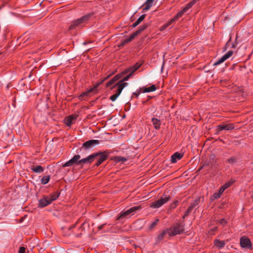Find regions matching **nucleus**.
Segmentation results:
<instances>
[{
	"label": "nucleus",
	"instance_id": "39448f33",
	"mask_svg": "<svg viewBox=\"0 0 253 253\" xmlns=\"http://www.w3.org/2000/svg\"><path fill=\"white\" fill-rule=\"evenodd\" d=\"M140 209V206H134V207H133L130 209H129L128 210L125 211H123V212H122L120 215L118 217V219H119L121 218H125V217H126L128 216H131V215H133L135 212L137 211H138Z\"/></svg>",
	"mask_w": 253,
	"mask_h": 253
},
{
	"label": "nucleus",
	"instance_id": "9b49d317",
	"mask_svg": "<svg viewBox=\"0 0 253 253\" xmlns=\"http://www.w3.org/2000/svg\"><path fill=\"white\" fill-rule=\"evenodd\" d=\"M233 53V51L232 50L228 51L225 54L223 55L220 59H219L217 61L213 63L214 66L219 65L220 64L223 63L226 60L230 57Z\"/></svg>",
	"mask_w": 253,
	"mask_h": 253
},
{
	"label": "nucleus",
	"instance_id": "ea45409f",
	"mask_svg": "<svg viewBox=\"0 0 253 253\" xmlns=\"http://www.w3.org/2000/svg\"><path fill=\"white\" fill-rule=\"evenodd\" d=\"M219 224L224 225L226 223V222L225 220V219L223 218V219H221L219 220Z\"/></svg>",
	"mask_w": 253,
	"mask_h": 253
},
{
	"label": "nucleus",
	"instance_id": "6e6552de",
	"mask_svg": "<svg viewBox=\"0 0 253 253\" xmlns=\"http://www.w3.org/2000/svg\"><path fill=\"white\" fill-rule=\"evenodd\" d=\"M93 154H97V155L94 158L93 160L95 159H97V161L96 163L95 164V166L96 167L99 166L101 165L104 161H105L108 157V154L106 152H103L102 153H93Z\"/></svg>",
	"mask_w": 253,
	"mask_h": 253
},
{
	"label": "nucleus",
	"instance_id": "e433bc0d",
	"mask_svg": "<svg viewBox=\"0 0 253 253\" xmlns=\"http://www.w3.org/2000/svg\"><path fill=\"white\" fill-rule=\"evenodd\" d=\"M19 253H26V249L23 247H20L19 250Z\"/></svg>",
	"mask_w": 253,
	"mask_h": 253
},
{
	"label": "nucleus",
	"instance_id": "5701e85b",
	"mask_svg": "<svg viewBox=\"0 0 253 253\" xmlns=\"http://www.w3.org/2000/svg\"><path fill=\"white\" fill-rule=\"evenodd\" d=\"M152 122L155 129H159L160 128L161 123L160 120L153 118L152 119Z\"/></svg>",
	"mask_w": 253,
	"mask_h": 253
},
{
	"label": "nucleus",
	"instance_id": "b1692460",
	"mask_svg": "<svg viewBox=\"0 0 253 253\" xmlns=\"http://www.w3.org/2000/svg\"><path fill=\"white\" fill-rule=\"evenodd\" d=\"M31 169L35 172L40 173L43 171V168L41 166H33L31 167Z\"/></svg>",
	"mask_w": 253,
	"mask_h": 253
},
{
	"label": "nucleus",
	"instance_id": "2f4dec72",
	"mask_svg": "<svg viewBox=\"0 0 253 253\" xmlns=\"http://www.w3.org/2000/svg\"><path fill=\"white\" fill-rule=\"evenodd\" d=\"M221 195H220L218 192L215 193L213 194L211 198L213 200H214L215 199H217L219 198L221 196Z\"/></svg>",
	"mask_w": 253,
	"mask_h": 253
},
{
	"label": "nucleus",
	"instance_id": "6ab92c4d",
	"mask_svg": "<svg viewBox=\"0 0 253 253\" xmlns=\"http://www.w3.org/2000/svg\"><path fill=\"white\" fill-rule=\"evenodd\" d=\"M138 32H136V31L133 33L132 34L130 35V36L128 38H127L125 39H124L122 42V45H125L126 43L130 42L131 40H132L136 36L138 35Z\"/></svg>",
	"mask_w": 253,
	"mask_h": 253
},
{
	"label": "nucleus",
	"instance_id": "c756f323",
	"mask_svg": "<svg viewBox=\"0 0 253 253\" xmlns=\"http://www.w3.org/2000/svg\"><path fill=\"white\" fill-rule=\"evenodd\" d=\"M148 25L147 24H144L140 27V28L136 31L138 32V34H139L142 31L144 30L147 27Z\"/></svg>",
	"mask_w": 253,
	"mask_h": 253
},
{
	"label": "nucleus",
	"instance_id": "bb28decb",
	"mask_svg": "<svg viewBox=\"0 0 253 253\" xmlns=\"http://www.w3.org/2000/svg\"><path fill=\"white\" fill-rule=\"evenodd\" d=\"M145 15L143 14L141 15L139 18L132 24L133 27H135L138 25L145 18Z\"/></svg>",
	"mask_w": 253,
	"mask_h": 253
},
{
	"label": "nucleus",
	"instance_id": "ddd939ff",
	"mask_svg": "<svg viewBox=\"0 0 253 253\" xmlns=\"http://www.w3.org/2000/svg\"><path fill=\"white\" fill-rule=\"evenodd\" d=\"M240 245L242 248H250L252 246L250 239L245 237H243L240 239Z\"/></svg>",
	"mask_w": 253,
	"mask_h": 253
},
{
	"label": "nucleus",
	"instance_id": "20e7f679",
	"mask_svg": "<svg viewBox=\"0 0 253 253\" xmlns=\"http://www.w3.org/2000/svg\"><path fill=\"white\" fill-rule=\"evenodd\" d=\"M91 16V14H87L84 16H82L80 18L77 19L73 21L71 25H70L69 29L70 30H72L76 28L77 27H80V25L88 20Z\"/></svg>",
	"mask_w": 253,
	"mask_h": 253
},
{
	"label": "nucleus",
	"instance_id": "f3484780",
	"mask_svg": "<svg viewBox=\"0 0 253 253\" xmlns=\"http://www.w3.org/2000/svg\"><path fill=\"white\" fill-rule=\"evenodd\" d=\"M121 75L120 74H118L116 75L114 78H113L111 80H110L106 84L107 87H112L113 86H112L113 84H114L117 81H118L119 79L121 78ZM115 85H114V86Z\"/></svg>",
	"mask_w": 253,
	"mask_h": 253
},
{
	"label": "nucleus",
	"instance_id": "473e14b6",
	"mask_svg": "<svg viewBox=\"0 0 253 253\" xmlns=\"http://www.w3.org/2000/svg\"><path fill=\"white\" fill-rule=\"evenodd\" d=\"M166 232L165 231H163L162 232H161L158 236V239L159 240H162L164 236H165L166 235Z\"/></svg>",
	"mask_w": 253,
	"mask_h": 253
},
{
	"label": "nucleus",
	"instance_id": "7ed1b4c3",
	"mask_svg": "<svg viewBox=\"0 0 253 253\" xmlns=\"http://www.w3.org/2000/svg\"><path fill=\"white\" fill-rule=\"evenodd\" d=\"M170 199L169 196L164 195L159 200L150 204V207L154 209L159 208L168 202Z\"/></svg>",
	"mask_w": 253,
	"mask_h": 253
},
{
	"label": "nucleus",
	"instance_id": "aec40b11",
	"mask_svg": "<svg viewBox=\"0 0 253 253\" xmlns=\"http://www.w3.org/2000/svg\"><path fill=\"white\" fill-rule=\"evenodd\" d=\"M178 18L175 16L172 19H171L169 22L167 23L164 24L163 26H162L160 28V30L161 31H164L167 28H168L169 26H170L173 22L177 21Z\"/></svg>",
	"mask_w": 253,
	"mask_h": 253
},
{
	"label": "nucleus",
	"instance_id": "58836bf2",
	"mask_svg": "<svg viewBox=\"0 0 253 253\" xmlns=\"http://www.w3.org/2000/svg\"><path fill=\"white\" fill-rule=\"evenodd\" d=\"M228 161L229 163L233 164L235 162V159L234 157H232L229 159Z\"/></svg>",
	"mask_w": 253,
	"mask_h": 253
},
{
	"label": "nucleus",
	"instance_id": "a878e982",
	"mask_svg": "<svg viewBox=\"0 0 253 253\" xmlns=\"http://www.w3.org/2000/svg\"><path fill=\"white\" fill-rule=\"evenodd\" d=\"M156 86L154 84L151 85L150 86L148 87H145L143 88V92H152L156 90Z\"/></svg>",
	"mask_w": 253,
	"mask_h": 253
},
{
	"label": "nucleus",
	"instance_id": "f8f14e48",
	"mask_svg": "<svg viewBox=\"0 0 253 253\" xmlns=\"http://www.w3.org/2000/svg\"><path fill=\"white\" fill-rule=\"evenodd\" d=\"M233 53V51L232 50L228 51L225 54L223 55L220 59H219L217 61L213 63L214 66L219 65L220 64L223 63L226 60L230 57Z\"/></svg>",
	"mask_w": 253,
	"mask_h": 253
},
{
	"label": "nucleus",
	"instance_id": "0eeeda50",
	"mask_svg": "<svg viewBox=\"0 0 253 253\" xmlns=\"http://www.w3.org/2000/svg\"><path fill=\"white\" fill-rule=\"evenodd\" d=\"M127 86L126 84H123L121 83V84H119V86H116L115 88H117V89L114 91L115 92L114 94L110 96V99L112 101H115L118 96L120 95L122 90Z\"/></svg>",
	"mask_w": 253,
	"mask_h": 253
},
{
	"label": "nucleus",
	"instance_id": "393cba45",
	"mask_svg": "<svg viewBox=\"0 0 253 253\" xmlns=\"http://www.w3.org/2000/svg\"><path fill=\"white\" fill-rule=\"evenodd\" d=\"M214 244L215 246L219 249L224 247L225 245V243L224 241H219L217 239L214 241Z\"/></svg>",
	"mask_w": 253,
	"mask_h": 253
},
{
	"label": "nucleus",
	"instance_id": "4468645a",
	"mask_svg": "<svg viewBox=\"0 0 253 253\" xmlns=\"http://www.w3.org/2000/svg\"><path fill=\"white\" fill-rule=\"evenodd\" d=\"M217 127L219 131L223 130H231L234 128V126L232 124H225L219 125L217 126Z\"/></svg>",
	"mask_w": 253,
	"mask_h": 253
},
{
	"label": "nucleus",
	"instance_id": "c03bdc74",
	"mask_svg": "<svg viewBox=\"0 0 253 253\" xmlns=\"http://www.w3.org/2000/svg\"><path fill=\"white\" fill-rule=\"evenodd\" d=\"M175 206H173L172 205H171V208H174V207H175Z\"/></svg>",
	"mask_w": 253,
	"mask_h": 253
},
{
	"label": "nucleus",
	"instance_id": "a19ab883",
	"mask_svg": "<svg viewBox=\"0 0 253 253\" xmlns=\"http://www.w3.org/2000/svg\"><path fill=\"white\" fill-rule=\"evenodd\" d=\"M126 159L125 158H123V157H119V161H126Z\"/></svg>",
	"mask_w": 253,
	"mask_h": 253
},
{
	"label": "nucleus",
	"instance_id": "a211bd4d",
	"mask_svg": "<svg viewBox=\"0 0 253 253\" xmlns=\"http://www.w3.org/2000/svg\"><path fill=\"white\" fill-rule=\"evenodd\" d=\"M77 116L75 115H71L65 119V123L69 126L73 123V121L76 120Z\"/></svg>",
	"mask_w": 253,
	"mask_h": 253
},
{
	"label": "nucleus",
	"instance_id": "f704fd0d",
	"mask_svg": "<svg viewBox=\"0 0 253 253\" xmlns=\"http://www.w3.org/2000/svg\"><path fill=\"white\" fill-rule=\"evenodd\" d=\"M192 210H193L192 207H189V208L185 211L183 217L184 218L185 216H187L189 214V213L192 211Z\"/></svg>",
	"mask_w": 253,
	"mask_h": 253
},
{
	"label": "nucleus",
	"instance_id": "7c9ffc66",
	"mask_svg": "<svg viewBox=\"0 0 253 253\" xmlns=\"http://www.w3.org/2000/svg\"><path fill=\"white\" fill-rule=\"evenodd\" d=\"M234 182V181H229L226 183H225L223 185V186L225 188H227L228 187H229L230 186H231Z\"/></svg>",
	"mask_w": 253,
	"mask_h": 253
},
{
	"label": "nucleus",
	"instance_id": "f257e3e1",
	"mask_svg": "<svg viewBox=\"0 0 253 253\" xmlns=\"http://www.w3.org/2000/svg\"><path fill=\"white\" fill-rule=\"evenodd\" d=\"M97 154H91L87 157L80 160L81 156L80 155H75L73 158L63 165V167H67L73 166L74 164H80L81 163L89 164L93 161L94 158Z\"/></svg>",
	"mask_w": 253,
	"mask_h": 253
},
{
	"label": "nucleus",
	"instance_id": "dca6fc26",
	"mask_svg": "<svg viewBox=\"0 0 253 253\" xmlns=\"http://www.w3.org/2000/svg\"><path fill=\"white\" fill-rule=\"evenodd\" d=\"M51 201L48 197H46L41 199L39 201V206L40 207H44L47 206L51 203Z\"/></svg>",
	"mask_w": 253,
	"mask_h": 253
},
{
	"label": "nucleus",
	"instance_id": "1a4fd4ad",
	"mask_svg": "<svg viewBox=\"0 0 253 253\" xmlns=\"http://www.w3.org/2000/svg\"><path fill=\"white\" fill-rule=\"evenodd\" d=\"M184 230L183 226L178 224L168 230V233L169 236H174L181 233Z\"/></svg>",
	"mask_w": 253,
	"mask_h": 253
},
{
	"label": "nucleus",
	"instance_id": "2eb2a0df",
	"mask_svg": "<svg viewBox=\"0 0 253 253\" xmlns=\"http://www.w3.org/2000/svg\"><path fill=\"white\" fill-rule=\"evenodd\" d=\"M99 143V141L98 140H90L87 141L83 144V147L86 149L91 148L95 145Z\"/></svg>",
	"mask_w": 253,
	"mask_h": 253
},
{
	"label": "nucleus",
	"instance_id": "4c0bfd02",
	"mask_svg": "<svg viewBox=\"0 0 253 253\" xmlns=\"http://www.w3.org/2000/svg\"><path fill=\"white\" fill-rule=\"evenodd\" d=\"M226 189L222 186H221L218 191V193L221 195Z\"/></svg>",
	"mask_w": 253,
	"mask_h": 253
},
{
	"label": "nucleus",
	"instance_id": "9d476101",
	"mask_svg": "<svg viewBox=\"0 0 253 253\" xmlns=\"http://www.w3.org/2000/svg\"><path fill=\"white\" fill-rule=\"evenodd\" d=\"M196 3V0H193L189 2L185 7H184L182 10L177 13L176 16L179 19L180 18L183 14L186 12L189 9H190L195 3Z\"/></svg>",
	"mask_w": 253,
	"mask_h": 253
},
{
	"label": "nucleus",
	"instance_id": "cd10ccee",
	"mask_svg": "<svg viewBox=\"0 0 253 253\" xmlns=\"http://www.w3.org/2000/svg\"><path fill=\"white\" fill-rule=\"evenodd\" d=\"M49 179H50L49 176H48H48H44L43 177H42V178L41 179V183L42 184H45L49 182Z\"/></svg>",
	"mask_w": 253,
	"mask_h": 253
},
{
	"label": "nucleus",
	"instance_id": "c85d7f7f",
	"mask_svg": "<svg viewBox=\"0 0 253 253\" xmlns=\"http://www.w3.org/2000/svg\"><path fill=\"white\" fill-rule=\"evenodd\" d=\"M59 196V195L56 193H54L50 196H47L49 198L51 202L55 200Z\"/></svg>",
	"mask_w": 253,
	"mask_h": 253
},
{
	"label": "nucleus",
	"instance_id": "79ce46f5",
	"mask_svg": "<svg viewBox=\"0 0 253 253\" xmlns=\"http://www.w3.org/2000/svg\"><path fill=\"white\" fill-rule=\"evenodd\" d=\"M104 225H105V224H102V225H101L99 226L98 227V229H99V230H101V229L103 228V226H104Z\"/></svg>",
	"mask_w": 253,
	"mask_h": 253
},
{
	"label": "nucleus",
	"instance_id": "37998d69",
	"mask_svg": "<svg viewBox=\"0 0 253 253\" xmlns=\"http://www.w3.org/2000/svg\"><path fill=\"white\" fill-rule=\"evenodd\" d=\"M213 230L214 231H216L217 230V227H214Z\"/></svg>",
	"mask_w": 253,
	"mask_h": 253
},
{
	"label": "nucleus",
	"instance_id": "c9c22d12",
	"mask_svg": "<svg viewBox=\"0 0 253 253\" xmlns=\"http://www.w3.org/2000/svg\"><path fill=\"white\" fill-rule=\"evenodd\" d=\"M159 221V219H156L155 221H154L150 225V228H153L155 225H157L158 222Z\"/></svg>",
	"mask_w": 253,
	"mask_h": 253
},
{
	"label": "nucleus",
	"instance_id": "423d86ee",
	"mask_svg": "<svg viewBox=\"0 0 253 253\" xmlns=\"http://www.w3.org/2000/svg\"><path fill=\"white\" fill-rule=\"evenodd\" d=\"M110 76V75L107 76L103 80H102L100 83L97 84L94 87L90 88L86 92H83L81 94H80L79 96V99L81 101L86 99L88 96L89 94L94 91V89H95L98 85L101 84L102 83H103L105 80L108 79Z\"/></svg>",
	"mask_w": 253,
	"mask_h": 253
},
{
	"label": "nucleus",
	"instance_id": "72a5a7b5",
	"mask_svg": "<svg viewBox=\"0 0 253 253\" xmlns=\"http://www.w3.org/2000/svg\"><path fill=\"white\" fill-rule=\"evenodd\" d=\"M199 203V199L196 200L190 206V207H192V209H193L194 207L197 206Z\"/></svg>",
	"mask_w": 253,
	"mask_h": 253
},
{
	"label": "nucleus",
	"instance_id": "f03ea898",
	"mask_svg": "<svg viewBox=\"0 0 253 253\" xmlns=\"http://www.w3.org/2000/svg\"><path fill=\"white\" fill-rule=\"evenodd\" d=\"M140 66V64L136 63L135 65H134L133 66H131L129 68H128V69H126L124 73H125V74L128 73V74L127 76H126L125 77H124L123 80H122L121 81H119L118 83L116 84L114 86H113L112 87H111V89H113L115 88L116 86H119V84H120L121 83H123V84H126L127 85L128 83H125V82L127 81L130 78V77L132 76L133 73H134L135 71H136L139 68Z\"/></svg>",
	"mask_w": 253,
	"mask_h": 253
},
{
	"label": "nucleus",
	"instance_id": "412c9836",
	"mask_svg": "<svg viewBox=\"0 0 253 253\" xmlns=\"http://www.w3.org/2000/svg\"><path fill=\"white\" fill-rule=\"evenodd\" d=\"M183 156L181 154L176 152L173 154L171 157V162L172 163H175L177 160H180Z\"/></svg>",
	"mask_w": 253,
	"mask_h": 253
},
{
	"label": "nucleus",
	"instance_id": "4be33fe9",
	"mask_svg": "<svg viewBox=\"0 0 253 253\" xmlns=\"http://www.w3.org/2000/svg\"><path fill=\"white\" fill-rule=\"evenodd\" d=\"M154 0H147L144 3L145 7L143 9V11H146L150 9L153 5Z\"/></svg>",
	"mask_w": 253,
	"mask_h": 253
}]
</instances>
